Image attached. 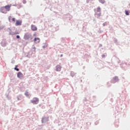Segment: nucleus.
Wrapping results in <instances>:
<instances>
[{
	"label": "nucleus",
	"instance_id": "obj_1",
	"mask_svg": "<svg viewBox=\"0 0 130 130\" xmlns=\"http://www.w3.org/2000/svg\"><path fill=\"white\" fill-rule=\"evenodd\" d=\"M39 99L38 98H33L32 100H31V102L34 105H37L39 103Z\"/></svg>",
	"mask_w": 130,
	"mask_h": 130
},
{
	"label": "nucleus",
	"instance_id": "obj_2",
	"mask_svg": "<svg viewBox=\"0 0 130 130\" xmlns=\"http://www.w3.org/2000/svg\"><path fill=\"white\" fill-rule=\"evenodd\" d=\"M12 7V5L6 6H4V8L6 9L7 12H9L10 11V8Z\"/></svg>",
	"mask_w": 130,
	"mask_h": 130
},
{
	"label": "nucleus",
	"instance_id": "obj_3",
	"mask_svg": "<svg viewBox=\"0 0 130 130\" xmlns=\"http://www.w3.org/2000/svg\"><path fill=\"white\" fill-rule=\"evenodd\" d=\"M1 12L2 13H4V14H7V11L5 9V7H1Z\"/></svg>",
	"mask_w": 130,
	"mask_h": 130
},
{
	"label": "nucleus",
	"instance_id": "obj_4",
	"mask_svg": "<svg viewBox=\"0 0 130 130\" xmlns=\"http://www.w3.org/2000/svg\"><path fill=\"white\" fill-rule=\"evenodd\" d=\"M22 24V21L21 20H16L15 25H21Z\"/></svg>",
	"mask_w": 130,
	"mask_h": 130
},
{
	"label": "nucleus",
	"instance_id": "obj_5",
	"mask_svg": "<svg viewBox=\"0 0 130 130\" xmlns=\"http://www.w3.org/2000/svg\"><path fill=\"white\" fill-rule=\"evenodd\" d=\"M31 28L32 31H36L37 30V27L35 26L34 25H31Z\"/></svg>",
	"mask_w": 130,
	"mask_h": 130
},
{
	"label": "nucleus",
	"instance_id": "obj_6",
	"mask_svg": "<svg viewBox=\"0 0 130 130\" xmlns=\"http://www.w3.org/2000/svg\"><path fill=\"white\" fill-rule=\"evenodd\" d=\"M22 77H23V74L21 72L17 73V78H21Z\"/></svg>",
	"mask_w": 130,
	"mask_h": 130
},
{
	"label": "nucleus",
	"instance_id": "obj_7",
	"mask_svg": "<svg viewBox=\"0 0 130 130\" xmlns=\"http://www.w3.org/2000/svg\"><path fill=\"white\" fill-rule=\"evenodd\" d=\"M34 41L36 44L39 43L40 42V39L39 38H35L34 39Z\"/></svg>",
	"mask_w": 130,
	"mask_h": 130
},
{
	"label": "nucleus",
	"instance_id": "obj_8",
	"mask_svg": "<svg viewBox=\"0 0 130 130\" xmlns=\"http://www.w3.org/2000/svg\"><path fill=\"white\" fill-rule=\"evenodd\" d=\"M56 71L60 72L61 70V66H56Z\"/></svg>",
	"mask_w": 130,
	"mask_h": 130
},
{
	"label": "nucleus",
	"instance_id": "obj_9",
	"mask_svg": "<svg viewBox=\"0 0 130 130\" xmlns=\"http://www.w3.org/2000/svg\"><path fill=\"white\" fill-rule=\"evenodd\" d=\"M112 81L113 82H117V81H118V77H114Z\"/></svg>",
	"mask_w": 130,
	"mask_h": 130
},
{
	"label": "nucleus",
	"instance_id": "obj_10",
	"mask_svg": "<svg viewBox=\"0 0 130 130\" xmlns=\"http://www.w3.org/2000/svg\"><path fill=\"white\" fill-rule=\"evenodd\" d=\"M125 14L126 16L129 15V12L127 10H125Z\"/></svg>",
	"mask_w": 130,
	"mask_h": 130
},
{
	"label": "nucleus",
	"instance_id": "obj_11",
	"mask_svg": "<svg viewBox=\"0 0 130 130\" xmlns=\"http://www.w3.org/2000/svg\"><path fill=\"white\" fill-rule=\"evenodd\" d=\"M100 3H101V4H104L105 3V0H99Z\"/></svg>",
	"mask_w": 130,
	"mask_h": 130
},
{
	"label": "nucleus",
	"instance_id": "obj_12",
	"mask_svg": "<svg viewBox=\"0 0 130 130\" xmlns=\"http://www.w3.org/2000/svg\"><path fill=\"white\" fill-rule=\"evenodd\" d=\"M101 11V8L100 7H98L97 8V12H100Z\"/></svg>",
	"mask_w": 130,
	"mask_h": 130
},
{
	"label": "nucleus",
	"instance_id": "obj_13",
	"mask_svg": "<svg viewBox=\"0 0 130 130\" xmlns=\"http://www.w3.org/2000/svg\"><path fill=\"white\" fill-rule=\"evenodd\" d=\"M12 18V16H9L8 19H9V21L10 22L11 21Z\"/></svg>",
	"mask_w": 130,
	"mask_h": 130
},
{
	"label": "nucleus",
	"instance_id": "obj_14",
	"mask_svg": "<svg viewBox=\"0 0 130 130\" xmlns=\"http://www.w3.org/2000/svg\"><path fill=\"white\" fill-rule=\"evenodd\" d=\"M14 70H16L17 72H18L19 71V68H16V67H15Z\"/></svg>",
	"mask_w": 130,
	"mask_h": 130
},
{
	"label": "nucleus",
	"instance_id": "obj_15",
	"mask_svg": "<svg viewBox=\"0 0 130 130\" xmlns=\"http://www.w3.org/2000/svg\"><path fill=\"white\" fill-rule=\"evenodd\" d=\"M12 22H15L16 21V19L15 18H12Z\"/></svg>",
	"mask_w": 130,
	"mask_h": 130
},
{
	"label": "nucleus",
	"instance_id": "obj_16",
	"mask_svg": "<svg viewBox=\"0 0 130 130\" xmlns=\"http://www.w3.org/2000/svg\"><path fill=\"white\" fill-rule=\"evenodd\" d=\"M25 95L26 96H28L29 95L28 92H26L25 93Z\"/></svg>",
	"mask_w": 130,
	"mask_h": 130
},
{
	"label": "nucleus",
	"instance_id": "obj_17",
	"mask_svg": "<svg viewBox=\"0 0 130 130\" xmlns=\"http://www.w3.org/2000/svg\"><path fill=\"white\" fill-rule=\"evenodd\" d=\"M23 3L24 4H26V1L25 0H24V1H23Z\"/></svg>",
	"mask_w": 130,
	"mask_h": 130
},
{
	"label": "nucleus",
	"instance_id": "obj_18",
	"mask_svg": "<svg viewBox=\"0 0 130 130\" xmlns=\"http://www.w3.org/2000/svg\"><path fill=\"white\" fill-rule=\"evenodd\" d=\"M98 17H101V13H99L98 14Z\"/></svg>",
	"mask_w": 130,
	"mask_h": 130
},
{
	"label": "nucleus",
	"instance_id": "obj_19",
	"mask_svg": "<svg viewBox=\"0 0 130 130\" xmlns=\"http://www.w3.org/2000/svg\"><path fill=\"white\" fill-rule=\"evenodd\" d=\"M16 38L19 39L20 38V36H16Z\"/></svg>",
	"mask_w": 130,
	"mask_h": 130
},
{
	"label": "nucleus",
	"instance_id": "obj_20",
	"mask_svg": "<svg viewBox=\"0 0 130 130\" xmlns=\"http://www.w3.org/2000/svg\"><path fill=\"white\" fill-rule=\"evenodd\" d=\"M45 118H42V120H41V121H42V123H44V119Z\"/></svg>",
	"mask_w": 130,
	"mask_h": 130
},
{
	"label": "nucleus",
	"instance_id": "obj_21",
	"mask_svg": "<svg viewBox=\"0 0 130 130\" xmlns=\"http://www.w3.org/2000/svg\"><path fill=\"white\" fill-rule=\"evenodd\" d=\"M60 56H61V57H62V54H61Z\"/></svg>",
	"mask_w": 130,
	"mask_h": 130
}]
</instances>
